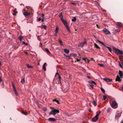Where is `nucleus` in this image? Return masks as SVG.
Instances as JSON below:
<instances>
[{
    "mask_svg": "<svg viewBox=\"0 0 123 123\" xmlns=\"http://www.w3.org/2000/svg\"><path fill=\"white\" fill-rule=\"evenodd\" d=\"M53 109L51 110V112L49 113V115L51 114L54 115H55L57 113H58L59 112V110L58 109H56L53 108Z\"/></svg>",
    "mask_w": 123,
    "mask_h": 123,
    "instance_id": "nucleus-1",
    "label": "nucleus"
},
{
    "mask_svg": "<svg viewBox=\"0 0 123 123\" xmlns=\"http://www.w3.org/2000/svg\"><path fill=\"white\" fill-rule=\"evenodd\" d=\"M113 50L117 55H119L121 54L122 55L123 54V51L122 50H120L118 49L114 48L113 49Z\"/></svg>",
    "mask_w": 123,
    "mask_h": 123,
    "instance_id": "nucleus-2",
    "label": "nucleus"
},
{
    "mask_svg": "<svg viewBox=\"0 0 123 123\" xmlns=\"http://www.w3.org/2000/svg\"><path fill=\"white\" fill-rule=\"evenodd\" d=\"M61 20L62 22L63 23V24L66 27L68 30V31L69 32H70V30L69 29L68 26L67 25V23L66 21L65 20H64L63 19H62V20Z\"/></svg>",
    "mask_w": 123,
    "mask_h": 123,
    "instance_id": "nucleus-3",
    "label": "nucleus"
},
{
    "mask_svg": "<svg viewBox=\"0 0 123 123\" xmlns=\"http://www.w3.org/2000/svg\"><path fill=\"white\" fill-rule=\"evenodd\" d=\"M101 111H100L98 113L96 114L95 117L92 119V122H96L98 120V117L99 116V115Z\"/></svg>",
    "mask_w": 123,
    "mask_h": 123,
    "instance_id": "nucleus-4",
    "label": "nucleus"
},
{
    "mask_svg": "<svg viewBox=\"0 0 123 123\" xmlns=\"http://www.w3.org/2000/svg\"><path fill=\"white\" fill-rule=\"evenodd\" d=\"M111 106L113 108H116L117 107V104L115 101H113L112 102V104L111 105Z\"/></svg>",
    "mask_w": 123,
    "mask_h": 123,
    "instance_id": "nucleus-5",
    "label": "nucleus"
},
{
    "mask_svg": "<svg viewBox=\"0 0 123 123\" xmlns=\"http://www.w3.org/2000/svg\"><path fill=\"white\" fill-rule=\"evenodd\" d=\"M86 43V42L85 41V39H84V41L83 42L80 43L78 45V46L79 47H83L84 45Z\"/></svg>",
    "mask_w": 123,
    "mask_h": 123,
    "instance_id": "nucleus-6",
    "label": "nucleus"
},
{
    "mask_svg": "<svg viewBox=\"0 0 123 123\" xmlns=\"http://www.w3.org/2000/svg\"><path fill=\"white\" fill-rule=\"evenodd\" d=\"M103 31L106 34H111L110 31L106 28H104Z\"/></svg>",
    "mask_w": 123,
    "mask_h": 123,
    "instance_id": "nucleus-7",
    "label": "nucleus"
},
{
    "mask_svg": "<svg viewBox=\"0 0 123 123\" xmlns=\"http://www.w3.org/2000/svg\"><path fill=\"white\" fill-rule=\"evenodd\" d=\"M121 116V114L120 113H119V112H117V114L116 115L115 118L118 119Z\"/></svg>",
    "mask_w": 123,
    "mask_h": 123,
    "instance_id": "nucleus-8",
    "label": "nucleus"
},
{
    "mask_svg": "<svg viewBox=\"0 0 123 123\" xmlns=\"http://www.w3.org/2000/svg\"><path fill=\"white\" fill-rule=\"evenodd\" d=\"M13 88L14 91L15 92V94L16 96L18 95L17 92L16 91L15 86L13 84Z\"/></svg>",
    "mask_w": 123,
    "mask_h": 123,
    "instance_id": "nucleus-9",
    "label": "nucleus"
},
{
    "mask_svg": "<svg viewBox=\"0 0 123 123\" xmlns=\"http://www.w3.org/2000/svg\"><path fill=\"white\" fill-rule=\"evenodd\" d=\"M103 80L107 82H109L110 81H112V79H107V78H105L103 79Z\"/></svg>",
    "mask_w": 123,
    "mask_h": 123,
    "instance_id": "nucleus-10",
    "label": "nucleus"
},
{
    "mask_svg": "<svg viewBox=\"0 0 123 123\" xmlns=\"http://www.w3.org/2000/svg\"><path fill=\"white\" fill-rule=\"evenodd\" d=\"M23 14L25 16H28L30 14V13L28 12H25L23 13Z\"/></svg>",
    "mask_w": 123,
    "mask_h": 123,
    "instance_id": "nucleus-11",
    "label": "nucleus"
},
{
    "mask_svg": "<svg viewBox=\"0 0 123 123\" xmlns=\"http://www.w3.org/2000/svg\"><path fill=\"white\" fill-rule=\"evenodd\" d=\"M119 74L120 77L121 78H123V74L122 72L121 71L119 70Z\"/></svg>",
    "mask_w": 123,
    "mask_h": 123,
    "instance_id": "nucleus-12",
    "label": "nucleus"
},
{
    "mask_svg": "<svg viewBox=\"0 0 123 123\" xmlns=\"http://www.w3.org/2000/svg\"><path fill=\"white\" fill-rule=\"evenodd\" d=\"M115 80L116 81H118L119 82L121 81V80L120 79V77L118 75L117 76Z\"/></svg>",
    "mask_w": 123,
    "mask_h": 123,
    "instance_id": "nucleus-13",
    "label": "nucleus"
},
{
    "mask_svg": "<svg viewBox=\"0 0 123 123\" xmlns=\"http://www.w3.org/2000/svg\"><path fill=\"white\" fill-rule=\"evenodd\" d=\"M48 120L49 121H51L54 122H56V119L52 117L49 118L48 119Z\"/></svg>",
    "mask_w": 123,
    "mask_h": 123,
    "instance_id": "nucleus-14",
    "label": "nucleus"
},
{
    "mask_svg": "<svg viewBox=\"0 0 123 123\" xmlns=\"http://www.w3.org/2000/svg\"><path fill=\"white\" fill-rule=\"evenodd\" d=\"M57 74L58 75V78L59 79V81H58V83H59V82H60V83H61L60 80L61 79V76L59 75V73H56L55 76Z\"/></svg>",
    "mask_w": 123,
    "mask_h": 123,
    "instance_id": "nucleus-15",
    "label": "nucleus"
},
{
    "mask_svg": "<svg viewBox=\"0 0 123 123\" xmlns=\"http://www.w3.org/2000/svg\"><path fill=\"white\" fill-rule=\"evenodd\" d=\"M62 12H61L59 14V16L61 18V20H62V19H63V16L62 15Z\"/></svg>",
    "mask_w": 123,
    "mask_h": 123,
    "instance_id": "nucleus-16",
    "label": "nucleus"
},
{
    "mask_svg": "<svg viewBox=\"0 0 123 123\" xmlns=\"http://www.w3.org/2000/svg\"><path fill=\"white\" fill-rule=\"evenodd\" d=\"M64 52L66 53H68L69 52V50L66 49H64Z\"/></svg>",
    "mask_w": 123,
    "mask_h": 123,
    "instance_id": "nucleus-17",
    "label": "nucleus"
},
{
    "mask_svg": "<svg viewBox=\"0 0 123 123\" xmlns=\"http://www.w3.org/2000/svg\"><path fill=\"white\" fill-rule=\"evenodd\" d=\"M59 28L58 26L56 27V29L55 30V33H58Z\"/></svg>",
    "mask_w": 123,
    "mask_h": 123,
    "instance_id": "nucleus-18",
    "label": "nucleus"
},
{
    "mask_svg": "<svg viewBox=\"0 0 123 123\" xmlns=\"http://www.w3.org/2000/svg\"><path fill=\"white\" fill-rule=\"evenodd\" d=\"M88 82L91 84H93L95 85H96V83L95 81H93L91 80V81H88Z\"/></svg>",
    "mask_w": 123,
    "mask_h": 123,
    "instance_id": "nucleus-19",
    "label": "nucleus"
},
{
    "mask_svg": "<svg viewBox=\"0 0 123 123\" xmlns=\"http://www.w3.org/2000/svg\"><path fill=\"white\" fill-rule=\"evenodd\" d=\"M121 23L120 22H118L117 23V25L118 28H120L121 27Z\"/></svg>",
    "mask_w": 123,
    "mask_h": 123,
    "instance_id": "nucleus-20",
    "label": "nucleus"
},
{
    "mask_svg": "<svg viewBox=\"0 0 123 123\" xmlns=\"http://www.w3.org/2000/svg\"><path fill=\"white\" fill-rule=\"evenodd\" d=\"M58 41L60 44L62 46H63V45L62 43V40H61L60 39H58Z\"/></svg>",
    "mask_w": 123,
    "mask_h": 123,
    "instance_id": "nucleus-21",
    "label": "nucleus"
},
{
    "mask_svg": "<svg viewBox=\"0 0 123 123\" xmlns=\"http://www.w3.org/2000/svg\"><path fill=\"white\" fill-rule=\"evenodd\" d=\"M83 60H84L86 62L88 63L89 61L88 59L87 58H83Z\"/></svg>",
    "mask_w": 123,
    "mask_h": 123,
    "instance_id": "nucleus-22",
    "label": "nucleus"
},
{
    "mask_svg": "<svg viewBox=\"0 0 123 123\" xmlns=\"http://www.w3.org/2000/svg\"><path fill=\"white\" fill-rule=\"evenodd\" d=\"M94 45V46H95V47H96V48H98V49H100V47H99L97 45V44H96V43H95Z\"/></svg>",
    "mask_w": 123,
    "mask_h": 123,
    "instance_id": "nucleus-23",
    "label": "nucleus"
},
{
    "mask_svg": "<svg viewBox=\"0 0 123 123\" xmlns=\"http://www.w3.org/2000/svg\"><path fill=\"white\" fill-rule=\"evenodd\" d=\"M92 103L95 106H96L97 105L96 103V102L95 101H93L92 102Z\"/></svg>",
    "mask_w": 123,
    "mask_h": 123,
    "instance_id": "nucleus-24",
    "label": "nucleus"
},
{
    "mask_svg": "<svg viewBox=\"0 0 123 123\" xmlns=\"http://www.w3.org/2000/svg\"><path fill=\"white\" fill-rule=\"evenodd\" d=\"M76 20V18L75 17H74L72 19V22H75V21Z\"/></svg>",
    "mask_w": 123,
    "mask_h": 123,
    "instance_id": "nucleus-25",
    "label": "nucleus"
},
{
    "mask_svg": "<svg viewBox=\"0 0 123 123\" xmlns=\"http://www.w3.org/2000/svg\"><path fill=\"white\" fill-rule=\"evenodd\" d=\"M106 48H108V50H109V51L110 52H111L112 50H111V48L110 47H109L107 46V47H106Z\"/></svg>",
    "mask_w": 123,
    "mask_h": 123,
    "instance_id": "nucleus-26",
    "label": "nucleus"
},
{
    "mask_svg": "<svg viewBox=\"0 0 123 123\" xmlns=\"http://www.w3.org/2000/svg\"><path fill=\"white\" fill-rule=\"evenodd\" d=\"M45 51L46 52H47V53H50V51L48 49L46 48L45 49Z\"/></svg>",
    "mask_w": 123,
    "mask_h": 123,
    "instance_id": "nucleus-27",
    "label": "nucleus"
},
{
    "mask_svg": "<svg viewBox=\"0 0 123 123\" xmlns=\"http://www.w3.org/2000/svg\"><path fill=\"white\" fill-rule=\"evenodd\" d=\"M53 101L54 102V101L55 102H56L57 103V104H59V103H60L58 101L56 100L55 99H53Z\"/></svg>",
    "mask_w": 123,
    "mask_h": 123,
    "instance_id": "nucleus-28",
    "label": "nucleus"
},
{
    "mask_svg": "<svg viewBox=\"0 0 123 123\" xmlns=\"http://www.w3.org/2000/svg\"><path fill=\"white\" fill-rule=\"evenodd\" d=\"M98 64L101 67H104V65L102 64L98 63Z\"/></svg>",
    "mask_w": 123,
    "mask_h": 123,
    "instance_id": "nucleus-29",
    "label": "nucleus"
},
{
    "mask_svg": "<svg viewBox=\"0 0 123 123\" xmlns=\"http://www.w3.org/2000/svg\"><path fill=\"white\" fill-rule=\"evenodd\" d=\"M27 66L28 68H33V67L32 66L29 65V64H27Z\"/></svg>",
    "mask_w": 123,
    "mask_h": 123,
    "instance_id": "nucleus-30",
    "label": "nucleus"
},
{
    "mask_svg": "<svg viewBox=\"0 0 123 123\" xmlns=\"http://www.w3.org/2000/svg\"><path fill=\"white\" fill-rule=\"evenodd\" d=\"M23 37L21 36H20L18 37L19 39L21 41Z\"/></svg>",
    "mask_w": 123,
    "mask_h": 123,
    "instance_id": "nucleus-31",
    "label": "nucleus"
},
{
    "mask_svg": "<svg viewBox=\"0 0 123 123\" xmlns=\"http://www.w3.org/2000/svg\"><path fill=\"white\" fill-rule=\"evenodd\" d=\"M101 90L102 91V92L103 93H105V90L103 88L101 87Z\"/></svg>",
    "mask_w": 123,
    "mask_h": 123,
    "instance_id": "nucleus-32",
    "label": "nucleus"
},
{
    "mask_svg": "<svg viewBox=\"0 0 123 123\" xmlns=\"http://www.w3.org/2000/svg\"><path fill=\"white\" fill-rule=\"evenodd\" d=\"M25 82V80L24 78V79H22L21 82L22 83H23Z\"/></svg>",
    "mask_w": 123,
    "mask_h": 123,
    "instance_id": "nucleus-33",
    "label": "nucleus"
},
{
    "mask_svg": "<svg viewBox=\"0 0 123 123\" xmlns=\"http://www.w3.org/2000/svg\"><path fill=\"white\" fill-rule=\"evenodd\" d=\"M43 69L44 71H45L46 70V68L44 65H43Z\"/></svg>",
    "mask_w": 123,
    "mask_h": 123,
    "instance_id": "nucleus-34",
    "label": "nucleus"
},
{
    "mask_svg": "<svg viewBox=\"0 0 123 123\" xmlns=\"http://www.w3.org/2000/svg\"><path fill=\"white\" fill-rule=\"evenodd\" d=\"M40 36H38L37 37V39L39 41H40L41 40V39L40 38Z\"/></svg>",
    "mask_w": 123,
    "mask_h": 123,
    "instance_id": "nucleus-35",
    "label": "nucleus"
},
{
    "mask_svg": "<svg viewBox=\"0 0 123 123\" xmlns=\"http://www.w3.org/2000/svg\"><path fill=\"white\" fill-rule=\"evenodd\" d=\"M43 27L45 29H46L47 27V26L45 25H43Z\"/></svg>",
    "mask_w": 123,
    "mask_h": 123,
    "instance_id": "nucleus-36",
    "label": "nucleus"
},
{
    "mask_svg": "<svg viewBox=\"0 0 123 123\" xmlns=\"http://www.w3.org/2000/svg\"><path fill=\"white\" fill-rule=\"evenodd\" d=\"M22 113L25 115H26L27 114V113L24 111H22Z\"/></svg>",
    "mask_w": 123,
    "mask_h": 123,
    "instance_id": "nucleus-37",
    "label": "nucleus"
},
{
    "mask_svg": "<svg viewBox=\"0 0 123 123\" xmlns=\"http://www.w3.org/2000/svg\"><path fill=\"white\" fill-rule=\"evenodd\" d=\"M103 99L105 100L106 98V96H105L104 95L103 96Z\"/></svg>",
    "mask_w": 123,
    "mask_h": 123,
    "instance_id": "nucleus-38",
    "label": "nucleus"
},
{
    "mask_svg": "<svg viewBox=\"0 0 123 123\" xmlns=\"http://www.w3.org/2000/svg\"><path fill=\"white\" fill-rule=\"evenodd\" d=\"M41 20V19L40 18H39L38 19V20H37V21L39 22Z\"/></svg>",
    "mask_w": 123,
    "mask_h": 123,
    "instance_id": "nucleus-39",
    "label": "nucleus"
},
{
    "mask_svg": "<svg viewBox=\"0 0 123 123\" xmlns=\"http://www.w3.org/2000/svg\"><path fill=\"white\" fill-rule=\"evenodd\" d=\"M98 41L100 43H101L102 44H103V43L101 42V41Z\"/></svg>",
    "mask_w": 123,
    "mask_h": 123,
    "instance_id": "nucleus-40",
    "label": "nucleus"
},
{
    "mask_svg": "<svg viewBox=\"0 0 123 123\" xmlns=\"http://www.w3.org/2000/svg\"><path fill=\"white\" fill-rule=\"evenodd\" d=\"M39 46L40 47H41L42 46V44L41 43H40L39 44Z\"/></svg>",
    "mask_w": 123,
    "mask_h": 123,
    "instance_id": "nucleus-41",
    "label": "nucleus"
},
{
    "mask_svg": "<svg viewBox=\"0 0 123 123\" xmlns=\"http://www.w3.org/2000/svg\"><path fill=\"white\" fill-rule=\"evenodd\" d=\"M80 61V60H79L78 59H77V62H79V61ZM76 62V61H75V62Z\"/></svg>",
    "mask_w": 123,
    "mask_h": 123,
    "instance_id": "nucleus-42",
    "label": "nucleus"
},
{
    "mask_svg": "<svg viewBox=\"0 0 123 123\" xmlns=\"http://www.w3.org/2000/svg\"><path fill=\"white\" fill-rule=\"evenodd\" d=\"M119 66L120 67H121L122 68V65L121 64H120V63H119Z\"/></svg>",
    "mask_w": 123,
    "mask_h": 123,
    "instance_id": "nucleus-43",
    "label": "nucleus"
},
{
    "mask_svg": "<svg viewBox=\"0 0 123 123\" xmlns=\"http://www.w3.org/2000/svg\"><path fill=\"white\" fill-rule=\"evenodd\" d=\"M43 110L44 111H46L47 110V109L46 108H44L43 109Z\"/></svg>",
    "mask_w": 123,
    "mask_h": 123,
    "instance_id": "nucleus-44",
    "label": "nucleus"
},
{
    "mask_svg": "<svg viewBox=\"0 0 123 123\" xmlns=\"http://www.w3.org/2000/svg\"><path fill=\"white\" fill-rule=\"evenodd\" d=\"M14 12H15V14L17 13V11H15V10Z\"/></svg>",
    "mask_w": 123,
    "mask_h": 123,
    "instance_id": "nucleus-45",
    "label": "nucleus"
},
{
    "mask_svg": "<svg viewBox=\"0 0 123 123\" xmlns=\"http://www.w3.org/2000/svg\"><path fill=\"white\" fill-rule=\"evenodd\" d=\"M44 16V15L43 14H41V17H43Z\"/></svg>",
    "mask_w": 123,
    "mask_h": 123,
    "instance_id": "nucleus-46",
    "label": "nucleus"
},
{
    "mask_svg": "<svg viewBox=\"0 0 123 123\" xmlns=\"http://www.w3.org/2000/svg\"><path fill=\"white\" fill-rule=\"evenodd\" d=\"M41 20L42 22H44V20L43 19H42Z\"/></svg>",
    "mask_w": 123,
    "mask_h": 123,
    "instance_id": "nucleus-47",
    "label": "nucleus"
},
{
    "mask_svg": "<svg viewBox=\"0 0 123 123\" xmlns=\"http://www.w3.org/2000/svg\"><path fill=\"white\" fill-rule=\"evenodd\" d=\"M46 65V63H44V64L43 65H44V66H45Z\"/></svg>",
    "mask_w": 123,
    "mask_h": 123,
    "instance_id": "nucleus-48",
    "label": "nucleus"
},
{
    "mask_svg": "<svg viewBox=\"0 0 123 123\" xmlns=\"http://www.w3.org/2000/svg\"><path fill=\"white\" fill-rule=\"evenodd\" d=\"M58 33H55V36H57V34Z\"/></svg>",
    "mask_w": 123,
    "mask_h": 123,
    "instance_id": "nucleus-49",
    "label": "nucleus"
},
{
    "mask_svg": "<svg viewBox=\"0 0 123 123\" xmlns=\"http://www.w3.org/2000/svg\"><path fill=\"white\" fill-rule=\"evenodd\" d=\"M87 77L89 79H90L91 78V77L89 76H87Z\"/></svg>",
    "mask_w": 123,
    "mask_h": 123,
    "instance_id": "nucleus-50",
    "label": "nucleus"
},
{
    "mask_svg": "<svg viewBox=\"0 0 123 123\" xmlns=\"http://www.w3.org/2000/svg\"><path fill=\"white\" fill-rule=\"evenodd\" d=\"M116 31H117V32H119L120 31V30L119 29H117V30H116Z\"/></svg>",
    "mask_w": 123,
    "mask_h": 123,
    "instance_id": "nucleus-51",
    "label": "nucleus"
},
{
    "mask_svg": "<svg viewBox=\"0 0 123 123\" xmlns=\"http://www.w3.org/2000/svg\"><path fill=\"white\" fill-rule=\"evenodd\" d=\"M77 54H74V56H77Z\"/></svg>",
    "mask_w": 123,
    "mask_h": 123,
    "instance_id": "nucleus-52",
    "label": "nucleus"
},
{
    "mask_svg": "<svg viewBox=\"0 0 123 123\" xmlns=\"http://www.w3.org/2000/svg\"><path fill=\"white\" fill-rule=\"evenodd\" d=\"M121 62L122 63L123 65V60H122L121 61Z\"/></svg>",
    "mask_w": 123,
    "mask_h": 123,
    "instance_id": "nucleus-53",
    "label": "nucleus"
},
{
    "mask_svg": "<svg viewBox=\"0 0 123 123\" xmlns=\"http://www.w3.org/2000/svg\"><path fill=\"white\" fill-rule=\"evenodd\" d=\"M90 86L92 88H93V86H92V85H91V84H90Z\"/></svg>",
    "mask_w": 123,
    "mask_h": 123,
    "instance_id": "nucleus-54",
    "label": "nucleus"
},
{
    "mask_svg": "<svg viewBox=\"0 0 123 123\" xmlns=\"http://www.w3.org/2000/svg\"><path fill=\"white\" fill-rule=\"evenodd\" d=\"M2 81V80L1 79V77H0V82H1Z\"/></svg>",
    "mask_w": 123,
    "mask_h": 123,
    "instance_id": "nucleus-55",
    "label": "nucleus"
},
{
    "mask_svg": "<svg viewBox=\"0 0 123 123\" xmlns=\"http://www.w3.org/2000/svg\"><path fill=\"white\" fill-rule=\"evenodd\" d=\"M102 45H103L105 47H106H106H107V46H105V44H104V43H103V44Z\"/></svg>",
    "mask_w": 123,
    "mask_h": 123,
    "instance_id": "nucleus-56",
    "label": "nucleus"
},
{
    "mask_svg": "<svg viewBox=\"0 0 123 123\" xmlns=\"http://www.w3.org/2000/svg\"><path fill=\"white\" fill-rule=\"evenodd\" d=\"M25 53L26 55H28V53L26 52H25Z\"/></svg>",
    "mask_w": 123,
    "mask_h": 123,
    "instance_id": "nucleus-57",
    "label": "nucleus"
},
{
    "mask_svg": "<svg viewBox=\"0 0 123 123\" xmlns=\"http://www.w3.org/2000/svg\"><path fill=\"white\" fill-rule=\"evenodd\" d=\"M72 4H74V5H76V4L74 3H72Z\"/></svg>",
    "mask_w": 123,
    "mask_h": 123,
    "instance_id": "nucleus-58",
    "label": "nucleus"
},
{
    "mask_svg": "<svg viewBox=\"0 0 123 123\" xmlns=\"http://www.w3.org/2000/svg\"><path fill=\"white\" fill-rule=\"evenodd\" d=\"M22 43L23 44H25V42H23Z\"/></svg>",
    "mask_w": 123,
    "mask_h": 123,
    "instance_id": "nucleus-59",
    "label": "nucleus"
},
{
    "mask_svg": "<svg viewBox=\"0 0 123 123\" xmlns=\"http://www.w3.org/2000/svg\"><path fill=\"white\" fill-rule=\"evenodd\" d=\"M89 111H90V112H91V109H89Z\"/></svg>",
    "mask_w": 123,
    "mask_h": 123,
    "instance_id": "nucleus-60",
    "label": "nucleus"
},
{
    "mask_svg": "<svg viewBox=\"0 0 123 123\" xmlns=\"http://www.w3.org/2000/svg\"><path fill=\"white\" fill-rule=\"evenodd\" d=\"M121 123H123V120L122 121Z\"/></svg>",
    "mask_w": 123,
    "mask_h": 123,
    "instance_id": "nucleus-61",
    "label": "nucleus"
},
{
    "mask_svg": "<svg viewBox=\"0 0 123 123\" xmlns=\"http://www.w3.org/2000/svg\"><path fill=\"white\" fill-rule=\"evenodd\" d=\"M26 45H28V44L27 43H25V44Z\"/></svg>",
    "mask_w": 123,
    "mask_h": 123,
    "instance_id": "nucleus-62",
    "label": "nucleus"
},
{
    "mask_svg": "<svg viewBox=\"0 0 123 123\" xmlns=\"http://www.w3.org/2000/svg\"><path fill=\"white\" fill-rule=\"evenodd\" d=\"M15 15H16V14L15 13L13 14V15H14V16H15Z\"/></svg>",
    "mask_w": 123,
    "mask_h": 123,
    "instance_id": "nucleus-63",
    "label": "nucleus"
},
{
    "mask_svg": "<svg viewBox=\"0 0 123 123\" xmlns=\"http://www.w3.org/2000/svg\"><path fill=\"white\" fill-rule=\"evenodd\" d=\"M122 91H123V87H122Z\"/></svg>",
    "mask_w": 123,
    "mask_h": 123,
    "instance_id": "nucleus-64",
    "label": "nucleus"
}]
</instances>
